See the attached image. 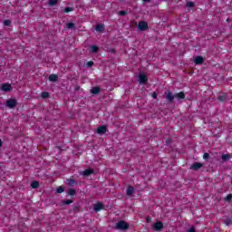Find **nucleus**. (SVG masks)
I'll return each instance as SVG.
<instances>
[{
    "mask_svg": "<svg viewBox=\"0 0 232 232\" xmlns=\"http://www.w3.org/2000/svg\"><path fill=\"white\" fill-rule=\"evenodd\" d=\"M128 223H126L125 221H119L116 224V229H120L121 231H124V229H128Z\"/></svg>",
    "mask_w": 232,
    "mask_h": 232,
    "instance_id": "nucleus-1",
    "label": "nucleus"
},
{
    "mask_svg": "<svg viewBox=\"0 0 232 232\" xmlns=\"http://www.w3.org/2000/svg\"><path fill=\"white\" fill-rule=\"evenodd\" d=\"M7 108H15L17 106V101L15 99H10L6 102Z\"/></svg>",
    "mask_w": 232,
    "mask_h": 232,
    "instance_id": "nucleus-2",
    "label": "nucleus"
},
{
    "mask_svg": "<svg viewBox=\"0 0 232 232\" xmlns=\"http://www.w3.org/2000/svg\"><path fill=\"white\" fill-rule=\"evenodd\" d=\"M139 82L140 84H146V82H148V76H146L144 73H140Z\"/></svg>",
    "mask_w": 232,
    "mask_h": 232,
    "instance_id": "nucleus-3",
    "label": "nucleus"
},
{
    "mask_svg": "<svg viewBox=\"0 0 232 232\" xmlns=\"http://www.w3.org/2000/svg\"><path fill=\"white\" fill-rule=\"evenodd\" d=\"M138 28L141 32H145V30H148V24L146 22H140L138 24Z\"/></svg>",
    "mask_w": 232,
    "mask_h": 232,
    "instance_id": "nucleus-4",
    "label": "nucleus"
},
{
    "mask_svg": "<svg viewBox=\"0 0 232 232\" xmlns=\"http://www.w3.org/2000/svg\"><path fill=\"white\" fill-rule=\"evenodd\" d=\"M165 95H166V99H168L169 102H173V101L175 100V95H173V92H165Z\"/></svg>",
    "mask_w": 232,
    "mask_h": 232,
    "instance_id": "nucleus-5",
    "label": "nucleus"
},
{
    "mask_svg": "<svg viewBox=\"0 0 232 232\" xmlns=\"http://www.w3.org/2000/svg\"><path fill=\"white\" fill-rule=\"evenodd\" d=\"M1 90L3 92H11L12 91V85L10 83H5L2 85Z\"/></svg>",
    "mask_w": 232,
    "mask_h": 232,
    "instance_id": "nucleus-6",
    "label": "nucleus"
},
{
    "mask_svg": "<svg viewBox=\"0 0 232 232\" xmlns=\"http://www.w3.org/2000/svg\"><path fill=\"white\" fill-rule=\"evenodd\" d=\"M164 227V225L162 224V222H157L156 224H154V229L156 231H160V229Z\"/></svg>",
    "mask_w": 232,
    "mask_h": 232,
    "instance_id": "nucleus-7",
    "label": "nucleus"
},
{
    "mask_svg": "<svg viewBox=\"0 0 232 232\" xmlns=\"http://www.w3.org/2000/svg\"><path fill=\"white\" fill-rule=\"evenodd\" d=\"M194 63L196 64H202V63H204V58H202V56H197L195 59H194Z\"/></svg>",
    "mask_w": 232,
    "mask_h": 232,
    "instance_id": "nucleus-8",
    "label": "nucleus"
},
{
    "mask_svg": "<svg viewBox=\"0 0 232 232\" xmlns=\"http://www.w3.org/2000/svg\"><path fill=\"white\" fill-rule=\"evenodd\" d=\"M174 97L180 101V99H185L186 95L184 94V92H178L174 95Z\"/></svg>",
    "mask_w": 232,
    "mask_h": 232,
    "instance_id": "nucleus-9",
    "label": "nucleus"
},
{
    "mask_svg": "<svg viewBox=\"0 0 232 232\" xmlns=\"http://www.w3.org/2000/svg\"><path fill=\"white\" fill-rule=\"evenodd\" d=\"M105 131H106V126H101L97 129V133H99V135H103Z\"/></svg>",
    "mask_w": 232,
    "mask_h": 232,
    "instance_id": "nucleus-10",
    "label": "nucleus"
},
{
    "mask_svg": "<svg viewBox=\"0 0 232 232\" xmlns=\"http://www.w3.org/2000/svg\"><path fill=\"white\" fill-rule=\"evenodd\" d=\"M200 168H202V163H198V162H196L191 166V169H195V170L200 169Z\"/></svg>",
    "mask_w": 232,
    "mask_h": 232,
    "instance_id": "nucleus-11",
    "label": "nucleus"
},
{
    "mask_svg": "<svg viewBox=\"0 0 232 232\" xmlns=\"http://www.w3.org/2000/svg\"><path fill=\"white\" fill-rule=\"evenodd\" d=\"M92 173H93V170L91 169H87L82 171V175H83V177H88L89 175H92Z\"/></svg>",
    "mask_w": 232,
    "mask_h": 232,
    "instance_id": "nucleus-12",
    "label": "nucleus"
},
{
    "mask_svg": "<svg viewBox=\"0 0 232 232\" xmlns=\"http://www.w3.org/2000/svg\"><path fill=\"white\" fill-rule=\"evenodd\" d=\"M57 79H59V76H57V74H51L49 76V81H51L52 82H55Z\"/></svg>",
    "mask_w": 232,
    "mask_h": 232,
    "instance_id": "nucleus-13",
    "label": "nucleus"
},
{
    "mask_svg": "<svg viewBox=\"0 0 232 232\" xmlns=\"http://www.w3.org/2000/svg\"><path fill=\"white\" fill-rule=\"evenodd\" d=\"M102 209V203H97L94 205V211H101Z\"/></svg>",
    "mask_w": 232,
    "mask_h": 232,
    "instance_id": "nucleus-14",
    "label": "nucleus"
},
{
    "mask_svg": "<svg viewBox=\"0 0 232 232\" xmlns=\"http://www.w3.org/2000/svg\"><path fill=\"white\" fill-rule=\"evenodd\" d=\"M90 49L93 53H97V52H99V47H97V45H91Z\"/></svg>",
    "mask_w": 232,
    "mask_h": 232,
    "instance_id": "nucleus-15",
    "label": "nucleus"
},
{
    "mask_svg": "<svg viewBox=\"0 0 232 232\" xmlns=\"http://www.w3.org/2000/svg\"><path fill=\"white\" fill-rule=\"evenodd\" d=\"M133 191H135V188H133V187H128V188H127V195L128 196L133 195Z\"/></svg>",
    "mask_w": 232,
    "mask_h": 232,
    "instance_id": "nucleus-16",
    "label": "nucleus"
},
{
    "mask_svg": "<svg viewBox=\"0 0 232 232\" xmlns=\"http://www.w3.org/2000/svg\"><path fill=\"white\" fill-rule=\"evenodd\" d=\"M99 92H101V88L100 87H94L92 90V93H93L94 95H97V93H99Z\"/></svg>",
    "mask_w": 232,
    "mask_h": 232,
    "instance_id": "nucleus-17",
    "label": "nucleus"
},
{
    "mask_svg": "<svg viewBox=\"0 0 232 232\" xmlns=\"http://www.w3.org/2000/svg\"><path fill=\"white\" fill-rule=\"evenodd\" d=\"M104 30V25L103 24H98L96 26V32H102Z\"/></svg>",
    "mask_w": 232,
    "mask_h": 232,
    "instance_id": "nucleus-18",
    "label": "nucleus"
},
{
    "mask_svg": "<svg viewBox=\"0 0 232 232\" xmlns=\"http://www.w3.org/2000/svg\"><path fill=\"white\" fill-rule=\"evenodd\" d=\"M31 187L33 188V189H36V188H39V183L38 181H33L31 183Z\"/></svg>",
    "mask_w": 232,
    "mask_h": 232,
    "instance_id": "nucleus-19",
    "label": "nucleus"
},
{
    "mask_svg": "<svg viewBox=\"0 0 232 232\" xmlns=\"http://www.w3.org/2000/svg\"><path fill=\"white\" fill-rule=\"evenodd\" d=\"M229 159H231V156L229 154L222 155V160H229Z\"/></svg>",
    "mask_w": 232,
    "mask_h": 232,
    "instance_id": "nucleus-20",
    "label": "nucleus"
},
{
    "mask_svg": "<svg viewBox=\"0 0 232 232\" xmlns=\"http://www.w3.org/2000/svg\"><path fill=\"white\" fill-rule=\"evenodd\" d=\"M66 184H68L69 186H73V184H75V180L74 179H67Z\"/></svg>",
    "mask_w": 232,
    "mask_h": 232,
    "instance_id": "nucleus-21",
    "label": "nucleus"
},
{
    "mask_svg": "<svg viewBox=\"0 0 232 232\" xmlns=\"http://www.w3.org/2000/svg\"><path fill=\"white\" fill-rule=\"evenodd\" d=\"M50 97V93L48 92H42V99H48Z\"/></svg>",
    "mask_w": 232,
    "mask_h": 232,
    "instance_id": "nucleus-22",
    "label": "nucleus"
},
{
    "mask_svg": "<svg viewBox=\"0 0 232 232\" xmlns=\"http://www.w3.org/2000/svg\"><path fill=\"white\" fill-rule=\"evenodd\" d=\"M67 28H69V30H72V28H75V24L73 23L67 24Z\"/></svg>",
    "mask_w": 232,
    "mask_h": 232,
    "instance_id": "nucleus-23",
    "label": "nucleus"
},
{
    "mask_svg": "<svg viewBox=\"0 0 232 232\" xmlns=\"http://www.w3.org/2000/svg\"><path fill=\"white\" fill-rule=\"evenodd\" d=\"M57 5V0H50V1H49V5H50V6H53V5Z\"/></svg>",
    "mask_w": 232,
    "mask_h": 232,
    "instance_id": "nucleus-24",
    "label": "nucleus"
},
{
    "mask_svg": "<svg viewBox=\"0 0 232 232\" xmlns=\"http://www.w3.org/2000/svg\"><path fill=\"white\" fill-rule=\"evenodd\" d=\"M225 200H227V202H230V200H232V194H228V195L226 197Z\"/></svg>",
    "mask_w": 232,
    "mask_h": 232,
    "instance_id": "nucleus-25",
    "label": "nucleus"
},
{
    "mask_svg": "<svg viewBox=\"0 0 232 232\" xmlns=\"http://www.w3.org/2000/svg\"><path fill=\"white\" fill-rule=\"evenodd\" d=\"M72 202H73V201H72V199L63 200V204H64L65 206H68V205L72 204Z\"/></svg>",
    "mask_w": 232,
    "mask_h": 232,
    "instance_id": "nucleus-26",
    "label": "nucleus"
},
{
    "mask_svg": "<svg viewBox=\"0 0 232 232\" xmlns=\"http://www.w3.org/2000/svg\"><path fill=\"white\" fill-rule=\"evenodd\" d=\"M11 24H12V22L10 20H5L4 21L5 26H10Z\"/></svg>",
    "mask_w": 232,
    "mask_h": 232,
    "instance_id": "nucleus-27",
    "label": "nucleus"
},
{
    "mask_svg": "<svg viewBox=\"0 0 232 232\" xmlns=\"http://www.w3.org/2000/svg\"><path fill=\"white\" fill-rule=\"evenodd\" d=\"M63 192H64V188L63 187H59L56 190V193H63Z\"/></svg>",
    "mask_w": 232,
    "mask_h": 232,
    "instance_id": "nucleus-28",
    "label": "nucleus"
},
{
    "mask_svg": "<svg viewBox=\"0 0 232 232\" xmlns=\"http://www.w3.org/2000/svg\"><path fill=\"white\" fill-rule=\"evenodd\" d=\"M187 6H188V8H192V6H195V4H194L193 2H188V3H187Z\"/></svg>",
    "mask_w": 232,
    "mask_h": 232,
    "instance_id": "nucleus-29",
    "label": "nucleus"
},
{
    "mask_svg": "<svg viewBox=\"0 0 232 232\" xmlns=\"http://www.w3.org/2000/svg\"><path fill=\"white\" fill-rule=\"evenodd\" d=\"M72 11H73V8H72V7H66L64 9L65 14H68V12H72Z\"/></svg>",
    "mask_w": 232,
    "mask_h": 232,
    "instance_id": "nucleus-30",
    "label": "nucleus"
},
{
    "mask_svg": "<svg viewBox=\"0 0 232 232\" xmlns=\"http://www.w3.org/2000/svg\"><path fill=\"white\" fill-rule=\"evenodd\" d=\"M68 195H71V196H73V195H75V190H73V189H69V191H68Z\"/></svg>",
    "mask_w": 232,
    "mask_h": 232,
    "instance_id": "nucleus-31",
    "label": "nucleus"
},
{
    "mask_svg": "<svg viewBox=\"0 0 232 232\" xmlns=\"http://www.w3.org/2000/svg\"><path fill=\"white\" fill-rule=\"evenodd\" d=\"M86 65L89 67V68H92V66H93V62H88L86 63Z\"/></svg>",
    "mask_w": 232,
    "mask_h": 232,
    "instance_id": "nucleus-32",
    "label": "nucleus"
},
{
    "mask_svg": "<svg viewBox=\"0 0 232 232\" xmlns=\"http://www.w3.org/2000/svg\"><path fill=\"white\" fill-rule=\"evenodd\" d=\"M218 101H226V96L225 95L219 96Z\"/></svg>",
    "mask_w": 232,
    "mask_h": 232,
    "instance_id": "nucleus-33",
    "label": "nucleus"
},
{
    "mask_svg": "<svg viewBox=\"0 0 232 232\" xmlns=\"http://www.w3.org/2000/svg\"><path fill=\"white\" fill-rule=\"evenodd\" d=\"M231 219H226L225 220V224H226V226H229V224H231Z\"/></svg>",
    "mask_w": 232,
    "mask_h": 232,
    "instance_id": "nucleus-34",
    "label": "nucleus"
},
{
    "mask_svg": "<svg viewBox=\"0 0 232 232\" xmlns=\"http://www.w3.org/2000/svg\"><path fill=\"white\" fill-rule=\"evenodd\" d=\"M203 159H209V154L208 153H204Z\"/></svg>",
    "mask_w": 232,
    "mask_h": 232,
    "instance_id": "nucleus-35",
    "label": "nucleus"
},
{
    "mask_svg": "<svg viewBox=\"0 0 232 232\" xmlns=\"http://www.w3.org/2000/svg\"><path fill=\"white\" fill-rule=\"evenodd\" d=\"M187 232H197V231H195V227H191V228H189Z\"/></svg>",
    "mask_w": 232,
    "mask_h": 232,
    "instance_id": "nucleus-36",
    "label": "nucleus"
},
{
    "mask_svg": "<svg viewBox=\"0 0 232 232\" xmlns=\"http://www.w3.org/2000/svg\"><path fill=\"white\" fill-rule=\"evenodd\" d=\"M157 97H158L157 92H153V93H152V98L157 99Z\"/></svg>",
    "mask_w": 232,
    "mask_h": 232,
    "instance_id": "nucleus-37",
    "label": "nucleus"
},
{
    "mask_svg": "<svg viewBox=\"0 0 232 232\" xmlns=\"http://www.w3.org/2000/svg\"><path fill=\"white\" fill-rule=\"evenodd\" d=\"M120 15H126V11H121Z\"/></svg>",
    "mask_w": 232,
    "mask_h": 232,
    "instance_id": "nucleus-38",
    "label": "nucleus"
},
{
    "mask_svg": "<svg viewBox=\"0 0 232 232\" xmlns=\"http://www.w3.org/2000/svg\"><path fill=\"white\" fill-rule=\"evenodd\" d=\"M3 146V141L0 140V148Z\"/></svg>",
    "mask_w": 232,
    "mask_h": 232,
    "instance_id": "nucleus-39",
    "label": "nucleus"
},
{
    "mask_svg": "<svg viewBox=\"0 0 232 232\" xmlns=\"http://www.w3.org/2000/svg\"><path fill=\"white\" fill-rule=\"evenodd\" d=\"M145 3H148V1H150V0H143Z\"/></svg>",
    "mask_w": 232,
    "mask_h": 232,
    "instance_id": "nucleus-40",
    "label": "nucleus"
}]
</instances>
